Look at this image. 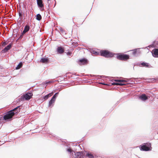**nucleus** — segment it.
<instances>
[{"label":"nucleus","instance_id":"f257e3e1","mask_svg":"<svg viewBox=\"0 0 158 158\" xmlns=\"http://www.w3.org/2000/svg\"><path fill=\"white\" fill-rule=\"evenodd\" d=\"M20 106H18L12 110L9 111L4 116V119L5 120L11 118L16 113L20 111Z\"/></svg>","mask_w":158,"mask_h":158},{"label":"nucleus","instance_id":"f03ea898","mask_svg":"<svg viewBox=\"0 0 158 158\" xmlns=\"http://www.w3.org/2000/svg\"><path fill=\"white\" fill-rule=\"evenodd\" d=\"M100 54L102 56L107 58L112 57L115 54L114 53L106 50L101 51L100 52Z\"/></svg>","mask_w":158,"mask_h":158},{"label":"nucleus","instance_id":"7ed1b4c3","mask_svg":"<svg viewBox=\"0 0 158 158\" xmlns=\"http://www.w3.org/2000/svg\"><path fill=\"white\" fill-rule=\"evenodd\" d=\"M32 95L33 94L31 93L25 94L21 96V100H23L25 99L27 100H29L32 98Z\"/></svg>","mask_w":158,"mask_h":158},{"label":"nucleus","instance_id":"20e7f679","mask_svg":"<svg viewBox=\"0 0 158 158\" xmlns=\"http://www.w3.org/2000/svg\"><path fill=\"white\" fill-rule=\"evenodd\" d=\"M115 81L117 82L114 83V84L116 85H125V83L129 81L128 79L127 80H116Z\"/></svg>","mask_w":158,"mask_h":158},{"label":"nucleus","instance_id":"39448f33","mask_svg":"<svg viewBox=\"0 0 158 158\" xmlns=\"http://www.w3.org/2000/svg\"><path fill=\"white\" fill-rule=\"evenodd\" d=\"M145 145L142 146L141 147L140 150L144 151H148L150 150V148H151V144L150 143H145Z\"/></svg>","mask_w":158,"mask_h":158},{"label":"nucleus","instance_id":"423d86ee","mask_svg":"<svg viewBox=\"0 0 158 158\" xmlns=\"http://www.w3.org/2000/svg\"><path fill=\"white\" fill-rule=\"evenodd\" d=\"M117 58L120 60H126L129 58V56L126 54H117Z\"/></svg>","mask_w":158,"mask_h":158},{"label":"nucleus","instance_id":"0eeeda50","mask_svg":"<svg viewBox=\"0 0 158 158\" xmlns=\"http://www.w3.org/2000/svg\"><path fill=\"white\" fill-rule=\"evenodd\" d=\"M74 156H71L72 158H84L83 152H80L75 153Z\"/></svg>","mask_w":158,"mask_h":158},{"label":"nucleus","instance_id":"6e6552de","mask_svg":"<svg viewBox=\"0 0 158 158\" xmlns=\"http://www.w3.org/2000/svg\"><path fill=\"white\" fill-rule=\"evenodd\" d=\"M152 56L155 57H158V49L154 48L153 49L152 52Z\"/></svg>","mask_w":158,"mask_h":158},{"label":"nucleus","instance_id":"1a4fd4ad","mask_svg":"<svg viewBox=\"0 0 158 158\" xmlns=\"http://www.w3.org/2000/svg\"><path fill=\"white\" fill-rule=\"evenodd\" d=\"M87 60L85 59H82L80 60H79L78 63L80 65L82 64H87Z\"/></svg>","mask_w":158,"mask_h":158},{"label":"nucleus","instance_id":"9d476101","mask_svg":"<svg viewBox=\"0 0 158 158\" xmlns=\"http://www.w3.org/2000/svg\"><path fill=\"white\" fill-rule=\"evenodd\" d=\"M139 98L141 100L143 101L146 100L148 99V97L145 94H143L140 95L139 97Z\"/></svg>","mask_w":158,"mask_h":158},{"label":"nucleus","instance_id":"9b49d317","mask_svg":"<svg viewBox=\"0 0 158 158\" xmlns=\"http://www.w3.org/2000/svg\"><path fill=\"white\" fill-rule=\"evenodd\" d=\"M11 47V44H9L8 45L6 46L2 51L3 52H6L9 50Z\"/></svg>","mask_w":158,"mask_h":158},{"label":"nucleus","instance_id":"f8f14e48","mask_svg":"<svg viewBox=\"0 0 158 158\" xmlns=\"http://www.w3.org/2000/svg\"><path fill=\"white\" fill-rule=\"evenodd\" d=\"M37 4L38 6L40 7H42L43 6L42 0H37Z\"/></svg>","mask_w":158,"mask_h":158},{"label":"nucleus","instance_id":"ddd939ff","mask_svg":"<svg viewBox=\"0 0 158 158\" xmlns=\"http://www.w3.org/2000/svg\"><path fill=\"white\" fill-rule=\"evenodd\" d=\"M85 156L88 158H94V156L93 154L89 152L86 154Z\"/></svg>","mask_w":158,"mask_h":158},{"label":"nucleus","instance_id":"4468645a","mask_svg":"<svg viewBox=\"0 0 158 158\" xmlns=\"http://www.w3.org/2000/svg\"><path fill=\"white\" fill-rule=\"evenodd\" d=\"M57 51L58 53L61 54L64 52V50L62 48L59 47L57 48Z\"/></svg>","mask_w":158,"mask_h":158},{"label":"nucleus","instance_id":"2eb2a0df","mask_svg":"<svg viewBox=\"0 0 158 158\" xmlns=\"http://www.w3.org/2000/svg\"><path fill=\"white\" fill-rule=\"evenodd\" d=\"M48 59L47 58H42L40 60V62L43 63H47L48 62Z\"/></svg>","mask_w":158,"mask_h":158},{"label":"nucleus","instance_id":"dca6fc26","mask_svg":"<svg viewBox=\"0 0 158 158\" xmlns=\"http://www.w3.org/2000/svg\"><path fill=\"white\" fill-rule=\"evenodd\" d=\"M53 94V93L52 92L50 93L48 95L45 96L44 98L45 100L47 99L49 97H50L51 96H52Z\"/></svg>","mask_w":158,"mask_h":158},{"label":"nucleus","instance_id":"f3484780","mask_svg":"<svg viewBox=\"0 0 158 158\" xmlns=\"http://www.w3.org/2000/svg\"><path fill=\"white\" fill-rule=\"evenodd\" d=\"M41 19V16L40 14H38L36 15V19L38 20H40Z\"/></svg>","mask_w":158,"mask_h":158},{"label":"nucleus","instance_id":"a211bd4d","mask_svg":"<svg viewBox=\"0 0 158 158\" xmlns=\"http://www.w3.org/2000/svg\"><path fill=\"white\" fill-rule=\"evenodd\" d=\"M22 63H20L19 64L17 65V66L16 68V69H19L21 67H22Z\"/></svg>","mask_w":158,"mask_h":158},{"label":"nucleus","instance_id":"6ab92c4d","mask_svg":"<svg viewBox=\"0 0 158 158\" xmlns=\"http://www.w3.org/2000/svg\"><path fill=\"white\" fill-rule=\"evenodd\" d=\"M58 93H56L55 95L52 97V98H51V100H52L53 101L55 102L56 100V97L57 96V94Z\"/></svg>","mask_w":158,"mask_h":158},{"label":"nucleus","instance_id":"aec40b11","mask_svg":"<svg viewBox=\"0 0 158 158\" xmlns=\"http://www.w3.org/2000/svg\"><path fill=\"white\" fill-rule=\"evenodd\" d=\"M141 64L143 66L149 67V64L148 63L144 62L141 63Z\"/></svg>","mask_w":158,"mask_h":158},{"label":"nucleus","instance_id":"412c9836","mask_svg":"<svg viewBox=\"0 0 158 158\" xmlns=\"http://www.w3.org/2000/svg\"><path fill=\"white\" fill-rule=\"evenodd\" d=\"M29 27L28 26L26 25L25 27L24 30H25L27 32L29 30Z\"/></svg>","mask_w":158,"mask_h":158},{"label":"nucleus","instance_id":"4be33fe9","mask_svg":"<svg viewBox=\"0 0 158 158\" xmlns=\"http://www.w3.org/2000/svg\"><path fill=\"white\" fill-rule=\"evenodd\" d=\"M54 102V101H53L52 100H51L49 102V106H50Z\"/></svg>","mask_w":158,"mask_h":158},{"label":"nucleus","instance_id":"5701e85b","mask_svg":"<svg viewBox=\"0 0 158 158\" xmlns=\"http://www.w3.org/2000/svg\"><path fill=\"white\" fill-rule=\"evenodd\" d=\"M158 80V78H157L156 79H155L154 78H153L149 79V80L148 81L150 82H152V81H154V80Z\"/></svg>","mask_w":158,"mask_h":158},{"label":"nucleus","instance_id":"b1692460","mask_svg":"<svg viewBox=\"0 0 158 158\" xmlns=\"http://www.w3.org/2000/svg\"><path fill=\"white\" fill-rule=\"evenodd\" d=\"M136 51L135 50H133L132 54L133 55L135 56L136 53Z\"/></svg>","mask_w":158,"mask_h":158},{"label":"nucleus","instance_id":"393cba45","mask_svg":"<svg viewBox=\"0 0 158 158\" xmlns=\"http://www.w3.org/2000/svg\"><path fill=\"white\" fill-rule=\"evenodd\" d=\"M26 32H27L25 30H24L22 33L21 36H22Z\"/></svg>","mask_w":158,"mask_h":158},{"label":"nucleus","instance_id":"a878e982","mask_svg":"<svg viewBox=\"0 0 158 158\" xmlns=\"http://www.w3.org/2000/svg\"><path fill=\"white\" fill-rule=\"evenodd\" d=\"M67 151L69 152H72V150L70 148H68L67 149Z\"/></svg>","mask_w":158,"mask_h":158},{"label":"nucleus","instance_id":"bb28decb","mask_svg":"<svg viewBox=\"0 0 158 158\" xmlns=\"http://www.w3.org/2000/svg\"><path fill=\"white\" fill-rule=\"evenodd\" d=\"M50 82V81H46V84H47L49 83Z\"/></svg>","mask_w":158,"mask_h":158},{"label":"nucleus","instance_id":"cd10ccee","mask_svg":"<svg viewBox=\"0 0 158 158\" xmlns=\"http://www.w3.org/2000/svg\"><path fill=\"white\" fill-rule=\"evenodd\" d=\"M60 30L61 31H62V30H63L62 29V28H61V29H60Z\"/></svg>","mask_w":158,"mask_h":158},{"label":"nucleus","instance_id":"c85d7f7f","mask_svg":"<svg viewBox=\"0 0 158 158\" xmlns=\"http://www.w3.org/2000/svg\"><path fill=\"white\" fill-rule=\"evenodd\" d=\"M68 54H70V53L69 52V53H68Z\"/></svg>","mask_w":158,"mask_h":158}]
</instances>
